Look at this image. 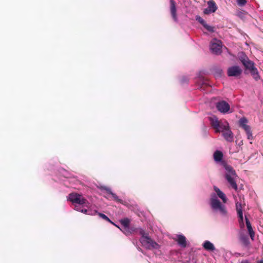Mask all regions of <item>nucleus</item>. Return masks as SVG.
<instances>
[{"label":"nucleus","instance_id":"17","mask_svg":"<svg viewBox=\"0 0 263 263\" xmlns=\"http://www.w3.org/2000/svg\"><path fill=\"white\" fill-rule=\"evenodd\" d=\"M203 247L204 248L208 251H214L215 248L214 245L208 240H206L204 242L203 244Z\"/></svg>","mask_w":263,"mask_h":263},{"label":"nucleus","instance_id":"30","mask_svg":"<svg viewBox=\"0 0 263 263\" xmlns=\"http://www.w3.org/2000/svg\"><path fill=\"white\" fill-rule=\"evenodd\" d=\"M240 263H250V261L248 259H244V260H242Z\"/></svg>","mask_w":263,"mask_h":263},{"label":"nucleus","instance_id":"10","mask_svg":"<svg viewBox=\"0 0 263 263\" xmlns=\"http://www.w3.org/2000/svg\"><path fill=\"white\" fill-rule=\"evenodd\" d=\"M207 4L208 7L203 10L204 14H209L211 13L215 12L217 10V7L214 1H209L207 3Z\"/></svg>","mask_w":263,"mask_h":263},{"label":"nucleus","instance_id":"11","mask_svg":"<svg viewBox=\"0 0 263 263\" xmlns=\"http://www.w3.org/2000/svg\"><path fill=\"white\" fill-rule=\"evenodd\" d=\"M236 209L237 212L240 225L241 227H244L242 208L241 203L238 202L236 203Z\"/></svg>","mask_w":263,"mask_h":263},{"label":"nucleus","instance_id":"14","mask_svg":"<svg viewBox=\"0 0 263 263\" xmlns=\"http://www.w3.org/2000/svg\"><path fill=\"white\" fill-rule=\"evenodd\" d=\"M177 242L178 245L182 248H185L187 245V242L185 237L183 235H177Z\"/></svg>","mask_w":263,"mask_h":263},{"label":"nucleus","instance_id":"22","mask_svg":"<svg viewBox=\"0 0 263 263\" xmlns=\"http://www.w3.org/2000/svg\"><path fill=\"white\" fill-rule=\"evenodd\" d=\"M208 31L210 32H214V28L208 25L206 23L203 26Z\"/></svg>","mask_w":263,"mask_h":263},{"label":"nucleus","instance_id":"15","mask_svg":"<svg viewBox=\"0 0 263 263\" xmlns=\"http://www.w3.org/2000/svg\"><path fill=\"white\" fill-rule=\"evenodd\" d=\"M102 189L105 190L109 194H110L113 197L114 199L118 202L121 203L122 200L119 199L118 196L115 193H114L110 189L104 186L102 187Z\"/></svg>","mask_w":263,"mask_h":263},{"label":"nucleus","instance_id":"7","mask_svg":"<svg viewBox=\"0 0 263 263\" xmlns=\"http://www.w3.org/2000/svg\"><path fill=\"white\" fill-rule=\"evenodd\" d=\"M239 58L246 69L250 70L255 67L254 63L249 60L248 57L243 52L240 54Z\"/></svg>","mask_w":263,"mask_h":263},{"label":"nucleus","instance_id":"18","mask_svg":"<svg viewBox=\"0 0 263 263\" xmlns=\"http://www.w3.org/2000/svg\"><path fill=\"white\" fill-rule=\"evenodd\" d=\"M250 71L253 79L255 81H258V80L260 79V77L258 71L255 67L254 68H253L252 69H250Z\"/></svg>","mask_w":263,"mask_h":263},{"label":"nucleus","instance_id":"21","mask_svg":"<svg viewBox=\"0 0 263 263\" xmlns=\"http://www.w3.org/2000/svg\"><path fill=\"white\" fill-rule=\"evenodd\" d=\"M96 214H98L99 217L108 222H109L111 223H113V222L110 220V219L105 214L101 213H97Z\"/></svg>","mask_w":263,"mask_h":263},{"label":"nucleus","instance_id":"31","mask_svg":"<svg viewBox=\"0 0 263 263\" xmlns=\"http://www.w3.org/2000/svg\"><path fill=\"white\" fill-rule=\"evenodd\" d=\"M257 263H263V259H260L257 261Z\"/></svg>","mask_w":263,"mask_h":263},{"label":"nucleus","instance_id":"23","mask_svg":"<svg viewBox=\"0 0 263 263\" xmlns=\"http://www.w3.org/2000/svg\"><path fill=\"white\" fill-rule=\"evenodd\" d=\"M245 132L247 135L248 139L249 140H252L253 139V136H252V132L251 130V128H249L248 129V130H246Z\"/></svg>","mask_w":263,"mask_h":263},{"label":"nucleus","instance_id":"3","mask_svg":"<svg viewBox=\"0 0 263 263\" xmlns=\"http://www.w3.org/2000/svg\"><path fill=\"white\" fill-rule=\"evenodd\" d=\"M68 200L74 204V209L89 215H95L97 213L96 210L86 209L88 208L89 203L82 195L77 193H71L68 196Z\"/></svg>","mask_w":263,"mask_h":263},{"label":"nucleus","instance_id":"26","mask_svg":"<svg viewBox=\"0 0 263 263\" xmlns=\"http://www.w3.org/2000/svg\"><path fill=\"white\" fill-rule=\"evenodd\" d=\"M241 240L243 242L244 245H245L246 246H247L249 245V239L247 237H246V236L241 237Z\"/></svg>","mask_w":263,"mask_h":263},{"label":"nucleus","instance_id":"32","mask_svg":"<svg viewBox=\"0 0 263 263\" xmlns=\"http://www.w3.org/2000/svg\"><path fill=\"white\" fill-rule=\"evenodd\" d=\"M113 224H114L115 226H116V227H117L118 228H119V226H117L116 224H115L114 222L112 223Z\"/></svg>","mask_w":263,"mask_h":263},{"label":"nucleus","instance_id":"28","mask_svg":"<svg viewBox=\"0 0 263 263\" xmlns=\"http://www.w3.org/2000/svg\"><path fill=\"white\" fill-rule=\"evenodd\" d=\"M249 234L252 240H254V232L253 229L248 231Z\"/></svg>","mask_w":263,"mask_h":263},{"label":"nucleus","instance_id":"4","mask_svg":"<svg viewBox=\"0 0 263 263\" xmlns=\"http://www.w3.org/2000/svg\"><path fill=\"white\" fill-rule=\"evenodd\" d=\"M210 121L212 126L214 128L216 133H223L230 127L229 124L227 121H219L218 118L215 116L210 117Z\"/></svg>","mask_w":263,"mask_h":263},{"label":"nucleus","instance_id":"19","mask_svg":"<svg viewBox=\"0 0 263 263\" xmlns=\"http://www.w3.org/2000/svg\"><path fill=\"white\" fill-rule=\"evenodd\" d=\"M120 222L122 225L124 227V229L125 230L128 231L129 230V226L130 223V220L128 218H126L120 220Z\"/></svg>","mask_w":263,"mask_h":263},{"label":"nucleus","instance_id":"2","mask_svg":"<svg viewBox=\"0 0 263 263\" xmlns=\"http://www.w3.org/2000/svg\"><path fill=\"white\" fill-rule=\"evenodd\" d=\"M213 157L214 161L216 163H220V165L224 168L225 170V179L231 187L235 191H237L238 190V186L236 180L238 176L235 171L231 165H228L224 161L222 160L223 154L221 151H216L213 154Z\"/></svg>","mask_w":263,"mask_h":263},{"label":"nucleus","instance_id":"5","mask_svg":"<svg viewBox=\"0 0 263 263\" xmlns=\"http://www.w3.org/2000/svg\"><path fill=\"white\" fill-rule=\"evenodd\" d=\"M140 241L143 247L148 249H157L160 247V246L156 242L152 240L149 236L141 237L140 239Z\"/></svg>","mask_w":263,"mask_h":263},{"label":"nucleus","instance_id":"9","mask_svg":"<svg viewBox=\"0 0 263 263\" xmlns=\"http://www.w3.org/2000/svg\"><path fill=\"white\" fill-rule=\"evenodd\" d=\"M216 107L219 111L223 114L227 113L230 109L229 103L223 100L216 103Z\"/></svg>","mask_w":263,"mask_h":263},{"label":"nucleus","instance_id":"6","mask_svg":"<svg viewBox=\"0 0 263 263\" xmlns=\"http://www.w3.org/2000/svg\"><path fill=\"white\" fill-rule=\"evenodd\" d=\"M222 44L220 41L216 39H213L210 43V49L212 52L219 54L221 52Z\"/></svg>","mask_w":263,"mask_h":263},{"label":"nucleus","instance_id":"24","mask_svg":"<svg viewBox=\"0 0 263 263\" xmlns=\"http://www.w3.org/2000/svg\"><path fill=\"white\" fill-rule=\"evenodd\" d=\"M196 20L200 23L202 26L206 23L205 21L200 16H196Z\"/></svg>","mask_w":263,"mask_h":263},{"label":"nucleus","instance_id":"33","mask_svg":"<svg viewBox=\"0 0 263 263\" xmlns=\"http://www.w3.org/2000/svg\"><path fill=\"white\" fill-rule=\"evenodd\" d=\"M113 224H114L115 226H116V227H117L118 228H119V226H117L116 224H115L114 222L112 223Z\"/></svg>","mask_w":263,"mask_h":263},{"label":"nucleus","instance_id":"16","mask_svg":"<svg viewBox=\"0 0 263 263\" xmlns=\"http://www.w3.org/2000/svg\"><path fill=\"white\" fill-rule=\"evenodd\" d=\"M248 122L247 119L245 118H241L239 120V125L240 127H241L245 130H248L249 128H250V126L248 125L247 124Z\"/></svg>","mask_w":263,"mask_h":263},{"label":"nucleus","instance_id":"12","mask_svg":"<svg viewBox=\"0 0 263 263\" xmlns=\"http://www.w3.org/2000/svg\"><path fill=\"white\" fill-rule=\"evenodd\" d=\"M170 10L172 17L175 22H178V18L176 14V8L175 2L174 0H170Z\"/></svg>","mask_w":263,"mask_h":263},{"label":"nucleus","instance_id":"29","mask_svg":"<svg viewBox=\"0 0 263 263\" xmlns=\"http://www.w3.org/2000/svg\"><path fill=\"white\" fill-rule=\"evenodd\" d=\"M140 234L141 235V237H148V234L145 233V231L141 229L140 231Z\"/></svg>","mask_w":263,"mask_h":263},{"label":"nucleus","instance_id":"34","mask_svg":"<svg viewBox=\"0 0 263 263\" xmlns=\"http://www.w3.org/2000/svg\"><path fill=\"white\" fill-rule=\"evenodd\" d=\"M138 250H139V251L141 250V249H140L139 248H138Z\"/></svg>","mask_w":263,"mask_h":263},{"label":"nucleus","instance_id":"13","mask_svg":"<svg viewBox=\"0 0 263 263\" xmlns=\"http://www.w3.org/2000/svg\"><path fill=\"white\" fill-rule=\"evenodd\" d=\"M222 136L224 139L229 142H232L234 140V136L230 127L222 133Z\"/></svg>","mask_w":263,"mask_h":263},{"label":"nucleus","instance_id":"27","mask_svg":"<svg viewBox=\"0 0 263 263\" xmlns=\"http://www.w3.org/2000/svg\"><path fill=\"white\" fill-rule=\"evenodd\" d=\"M237 4L240 6H243L247 3L246 0H237Z\"/></svg>","mask_w":263,"mask_h":263},{"label":"nucleus","instance_id":"20","mask_svg":"<svg viewBox=\"0 0 263 263\" xmlns=\"http://www.w3.org/2000/svg\"><path fill=\"white\" fill-rule=\"evenodd\" d=\"M196 82L198 83V85H199L200 87H201V86H202V85H206L208 84L206 80H205L202 77H199L196 80Z\"/></svg>","mask_w":263,"mask_h":263},{"label":"nucleus","instance_id":"1","mask_svg":"<svg viewBox=\"0 0 263 263\" xmlns=\"http://www.w3.org/2000/svg\"><path fill=\"white\" fill-rule=\"evenodd\" d=\"M215 193H212L210 195L209 204L214 213L219 214L222 217H226L228 215V211L225 203L228 201V198L225 194L218 187L214 186Z\"/></svg>","mask_w":263,"mask_h":263},{"label":"nucleus","instance_id":"8","mask_svg":"<svg viewBox=\"0 0 263 263\" xmlns=\"http://www.w3.org/2000/svg\"><path fill=\"white\" fill-rule=\"evenodd\" d=\"M242 72L241 68L238 66H233L230 67L227 70V74L229 77H239Z\"/></svg>","mask_w":263,"mask_h":263},{"label":"nucleus","instance_id":"25","mask_svg":"<svg viewBox=\"0 0 263 263\" xmlns=\"http://www.w3.org/2000/svg\"><path fill=\"white\" fill-rule=\"evenodd\" d=\"M245 219H246V223L248 231L252 230V228L251 223L250 222L249 219L246 217H245Z\"/></svg>","mask_w":263,"mask_h":263},{"label":"nucleus","instance_id":"35","mask_svg":"<svg viewBox=\"0 0 263 263\" xmlns=\"http://www.w3.org/2000/svg\"><path fill=\"white\" fill-rule=\"evenodd\" d=\"M182 82H185V80L184 81L183 80H182Z\"/></svg>","mask_w":263,"mask_h":263}]
</instances>
